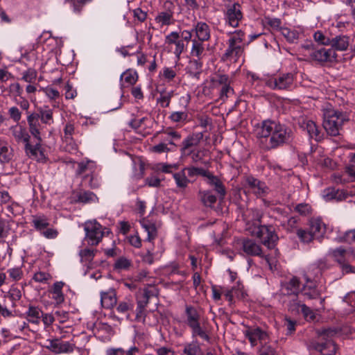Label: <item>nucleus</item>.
I'll return each mask as SVG.
<instances>
[{
	"mask_svg": "<svg viewBox=\"0 0 355 355\" xmlns=\"http://www.w3.org/2000/svg\"><path fill=\"white\" fill-rule=\"evenodd\" d=\"M257 137L262 149L271 150L291 144L294 139V132L284 123L267 119L257 127Z\"/></svg>",
	"mask_w": 355,
	"mask_h": 355,
	"instance_id": "nucleus-1",
	"label": "nucleus"
},
{
	"mask_svg": "<svg viewBox=\"0 0 355 355\" xmlns=\"http://www.w3.org/2000/svg\"><path fill=\"white\" fill-rule=\"evenodd\" d=\"M184 323L191 329L193 338L197 336L202 340L209 342L210 336L203 327L200 325L201 314L199 310L193 306L186 305L184 311Z\"/></svg>",
	"mask_w": 355,
	"mask_h": 355,
	"instance_id": "nucleus-2",
	"label": "nucleus"
},
{
	"mask_svg": "<svg viewBox=\"0 0 355 355\" xmlns=\"http://www.w3.org/2000/svg\"><path fill=\"white\" fill-rule=\"evenodd\" d=\"M335 331L331 329L318 331V338L310 342L309 348L320 352L322 355H335L336 346L331 339Z\"/></svg>",
	"mask_w": 355,
	"mask_h": 355,
	"instance_id": "nucleus-3",
	"label": "nucleus"
},
{
	"mask_svg": "<svg viewBox=\"0 0 355 355\" xmlns=\"http://www.w3.org/2000/svg\"><path fill=\"white\" fill-rule=\"evenodd\" d=\"M11 132L13 137L17 143L24 144V150L29 157L37 158L38 155H42V150L38 146H34L35 141L29 135L27 130L21 125H15L11 128Z\"/></svg>",
	"mask_w": 355,
	"mask_h": 355,
	"instance_id": "nucleus-4",
	"label": "nucleus"
},
{
	"mask_svg": "<svg viewBox=\"0 0 355 355\" xmlns=\"http://www.w3.org/2000/svg\"><path fill=\"white\" fill-rule=\"evenodd\" d=\"M348 119L340 111L327 109L324 112L323 128L330 136H337L340 134L342 125Z\"/></svg>",
	"mask_w": 355,
	"mask_h": 355,
	"instance_id": "nucleus-5",
	"label": "nucleus"
},
{
	"mask_svg": "<svg viewBox=\"0 0 355 355\" xmlns=\"http://www.w3.org/2000/svg\"><path fill=\"white\" fill-rule=\"evenodd\" d=\"M244 33L241 31L236 32L230 37L227 48L222 56L223 61L234 60L236 62L243 53L242 43L244 40Z\"/></svg>",
	"mask_w": 355,
	"mask_h": 355,
	"instance_id": "nucleus-6",
	"label": "nucleus"
},
{
	"mask_svg": "<svg viewBox=\"0 0 355 355\" xmlns=\"http://www.w3.org/2000/svg\"><path fill=\"white\" fill-rule=\"evenodd\" d=\"M252 234L259 239L268 249H273L279 240L275 227L270 224L259 225L252 231Z\"/></svg>",
	"mask_w": 355,
	"mask_h": 355,
	"instance_id": "nucleus-7",
	"label": "nucleus"
},
{
	"mask_svg": "<svg viewBox=\"0 0 355 355\" xmlns=\"http://www.w3.org/2000/svg\"><path fill=\"white\" fill-rule=\"evenodd\" d=\"M295 75L293 72H280L270 78L266 85L272 89L288 90L293 86Z\"/></svg>",
	"mask_w": 355,
	"mask_h": 355,
	"instance_id": "nucleus-8",
	"label": "nucleus"
},
{
	"mask_svg": "<svg viewBox=\"0 0 355 355\" xmlns=\"http://www.w3.org/2000/svg\"><path fill=\"white\" fill-rule=\"evenodd\" d=\"M85 240L90 245H97L102 240L104 232L96 220L86 222L84 226Z\"/></svg>",
	"mask_w": 355,
	"mask_h": 355,
	"instance_id": "nucleus-9",
	"label": "nucleus"
},
{
	"mask_svg": "<svg viewBox=\"0 0 355 355\" xmlns=\"http://www.w3.org/2000/svg\"><path fill=\"white\" fill-rule=\"evenodd\" d=\"M154 138L159 139V141L165 143L168 146L175 151L178 147V142L181 140L182 135L180 132L173 128L168 127L157 131L154 135Z\"/></svg>",
	"mask_w": 355,
	"mask_h": 355,
	"instance_id": "nucleus-10",
	"label": "nucleus"
},
{
	"mask_svg": "<svg viewBox=\"0 0 355 355\" xmlns=\"http://www.w3.org/2000/svg\"><path fill=\"white\" fill-rule=\"evenodd\" d=\"M27 122L28 125L29 132L35 141L34 146H38L40 150H42V137L41 132L44 128L43 123H42L39 116L36 112H33L28 115Z\"/></svg>",
	"mask_w": 355,
	"mask_h": 355,
	"instance_id": "nucleus-11",
	"label": "nucleus"
},
{
	"mask_svg": "<svg viewBox=\"0 0 355 355\" xmlns=\"http://www.w3.org/2000/svg\"><path fill=\"white\" fill-rule=\"evenodd\" d=\"M243 18V15L241 11V6L239 3L225 6L224 19L225 23L230 26L233 28L238 27Z\"/></svg>",
	"mask_w": 355,
	"mask_h": 355,
	"instance_id": "nucleus-12",
	"label": "nucleus"
},
{
	"mask_svg": "<svg viewBox=\"0 0 355 355\" xmlns=\"http://www.w3.org/2000/svg\"><path fill=\"white\" fill-rule=\"evenodd\" d=\"M45 347L51 352L59 354H69L74 350V344L64 341L61 338L48 339Z\"/></svg>",
	"mask_w": 355,
	"mask_h": 355,
	"instance_id": "nucleus-13",
	"label": "nucleus"
},
{
	"mask_svg": "<svg viewBox=\"0 0 355 355\" xmlns=\"http://www.w3.org/2000/svg\"><path fill=\"white\" fill-rule=\"evenodd\" d=\"M203 138V133L194 132L185 137L180 146V151L182 155H189L192 147L197 146Z\"/></svg>",
	"mask_w": 355,
	"mask_h": 355,
	"instance_id": "nucleus-14",
	"label": "nucleus"
},
{
	"mask_svg": "<svg viewBox=\"0 0 355 355\" xmlns=\"http://www.w3.org/2000/svg\"><path fill=\"white\" fill-rule=\"evenodd\" d=\"M305 284L301 288L304 296L309 300L318 299L321 297V293L318 288L316 282L311 280V275H305Z\"/></svg>",
	"mask_w": 355,
	"mask_h": 355,
	"instance_id": "nucleus-15",
	"label": "nucleus"
},
{
	"mask_svg": "<svg viewBox=\"0 0 355 355\" xmlns=\"http://www.w3.org/2000/svg\"><path fill=\"white\" fill-rule=\"evenodd\" d=\"M244 335L252 346L257 345L258 341L261 343H266L268 339V334L259 327L248 328L244 331Z\"/></svg>",
	"mask_w": 355,
	"mask_h": 355,
	"instance_id": "nucleus-16",
	"label": "nucleus"
},
{
	"mask_svg": "<svg viewBox=\"0 0 355 355\" xmlns=\"http://www.w3.org/2000/svg\"><path fill=\"white\" fill-rule=\"evenodd\" d=\"M182 105V109L178 111L172 112L168 119L174 123H184L188 119V105L189 103V98L182 96L180 98Z\"/></svg>",
	"mask_w": 355,
	"mask_h": 355,
	"instance_id": "nucleus-17",
	"label": "nucleus"
},
{
	"mask_svg": "<svg viewBox=\"0 0 355 355\" xmlns=\"http://www.w3.org/2000/svg\"><path fill=\"white\" fill-rule=\"evenodd\" d=\"M311 56L313 60L320 63L333 62L336 61L337 53L332 49L321 48L313 51Z\"/></svg>",
	"mask_w": 355,
	"mask_h": 355,
	"instance_id": "nucleus-18",
	"label": "nucleus"
},
{
	"mask_svg": "<svg viewBox=\"0 0 355 355\" xmlns=\"http://www.w3.org/2000/svg\"><path fill=\"white\" fill-rule=\"evenodd\" d=\"M241 250L248 256L263 257L261 247L254 240L244 239L241 242Z\"/></svg>",
	"mask_w": 355,
	"mask_h": 355,
	"instance_id": "nucleus-19",
	"label": "nucleus"
},
{
	"mask_svg": "<svg viewBox=\"0 0 355 355\" xmlns=\"http://www.w3.org/2000/svg\"><path fill=\"white\" fill-rule=\"evenodd\" d=\"M245 186L256 196H261L267 192L266 184L252 175L245 178Z\"/></svg>",
	"mask_w": 355,
	"mask_h": 355,
	"instance_id": "nucleus-20",
	"label": "nucleus"
},
{
	"mask_svg": "<svg viewBox=\"0 0 355 355\" xmlns=\"http://www.w3.org/2000/svg\"><path fill=\"white\" fill-rule=\"evenodd\" d=\"M300 292L301 282L297 277H293L282 286V293L285 295L297 296Z\"/></svg>",
	"mask_w": 355,
	"mask_h": 355,
	"instance_id": "nucleus-21",
	"label": "nucleus"
},
{
	"mask_svg": "<svg viewBox=\"0 0 355 355\" xmlns=\"http://www.w3.org/2000/svg\"><path fill=\"white\" fill-rule=\"evenodd\" d=\"M117 302L116 292L114 288L101 292V303L105 309L113 308Z\"/></svg>",
	"mask_w": 355,
	"mask_h": 355,
	"instance_id": "nucleus-22",
	"label": "nucleus"
},
{
	"mask_svg": "<svg viewBox=\"0 0 355 355\" xmlns=\"http://www.w3.org/2000/svg\"><path fill=\"white\" fill-rule=\"evenodd\" d=\"M192 31L195 33V38L197 40L206 42L210 39V28L205 22H197L193 26Z\"/></svg>",
	"mask_w": 355,
	"mask_h": 355,
	"instance_id": "nucleus-23",
	"label": "nucleus"
},
{
	"mask_svg": "<svg viewBox=\"0 0 355 355\" xmlns=\"http://www.w3.org/2000/svg\"><path fill=\"white\" fill-rule=\"evenodd\" d=\"M24 314L28 322L38 325L43 316V311L38 306L29 304Z\"/></svg>",
	"mask_w": 355,
	"mask_h": 355,
	"instance_id": "nucleus-24",
	"label": "nucleus"
},
{
	"mask_svg": "<svg viewBox=\"0 0 355 355\" xmlns=\"http://www.w3.org/2000/svg\"><path fill=\"white\" fill-rule=\"evenodd\" d=\"M309 225V230L315 238L321 237L326 232V225L320 218H311Z\"/></svg>",
	"mask_w": 355,
	"mask_h": 355,
	"instance_id": "nucleus-25",
	"label": "nucleus"
},
{
	"mask_svg": "<svg viewBox=\"0 0 355 355\" xmlns=\"http://www.w3.org/2000/svg\"><path fill=\"white\" fill-rule=\"evenodd\" d=\"M349 45V37L345 35H337L331 39L329 46L331 49L337 51H344L348 49Z\"/></svg>",
	"mask_w": 355,
	"mask_h": 355,
	"instance_id": "nucleus-26",
	"label": "nucleus"
},
{
	"mask_svg": "<svg viewBox=\"0 0 355 355\" xmlns=\"http://www.w3.org/2000/svg\"><path fill=\"white\" fill-rule=\"evenodd\" d=\"M323 196L327 201L331 200L341 201L347 198V194L343 190L336 189L334 187H329L324 190Z\"/></svg>",
	"mask_w": 355,
	"mask_h": 355,
	"instance_id": "nucleus-27",
	"label": "nucleus"
},
{
	"mask_svg": "<svg viewBox=\"0 0 355 355\" xmlns=\"http://www.w3.org/2000/svg\"><path fill=\"white\" fill-rule=\"evenodd\" d=\"M22 287L17 285H12L7 293L3 295L11 301V308L14 309L17 306V302L19 301L22 296Z\"/></svg>",
	"mask_w": 355,
	"mask_h": 355,
	"instance_id": "nucleus-28",
	"label": "nucleus"
},
{
	"mask_svg": "<svg viewBox=\"0 0 355 355\" xmlns=\"http://www.w3.org/2000/svg\"><path fill=\"white\" fill-rule=\"evenodd\" d=\"M83 182H85L89 188L96 189L101 185V177L95 169L92 173L83 175Z\"/></svg>",
	"mask_w": 355,
	"mask_h": 355,
	"instance_id": "nucleus-29",
	"label": "nucleus"
},
{
	"mask_svg": "<svg viewBox=\"0 0 355 355\" xmlns=\"http://www.w3.org/2000/svg\"><path fill=\"white\" fill-rule=\"evenodd\" d=\"M157 91L159 96L157 98V103L163 108L168 107L174 96V91L166 88L158 89Z\"/></svg>",
	"mask_w": 355,
	"mask_h": 355,
	"instance_id": "nucleus-30",
	"label": "nucleus"
},
{
	"mask_svg": "<svg viewBox=\"0 0 355 355\" xmlns=\"http://www.w3.org/2000/svg\"><path fill=\"white\" fill-rule=\"evenodd\" d=\"M302 128L306 130L310 138L314 139L316 141L322 138L320 130L314 121L311 120L303 121Z\"/></svg>",
	"mask_w": 355,
	"mask_h": 355,
	"instance_id": "nucleus-31",
	"label": "nucleus"
},
{
	"mask_svg": "<svg viewBox=\"0 0 355 355\" xmlns=\"http://www.w3.org/2000/svg\"><path fill=\"white\" fill-rule=\"evenodd\" d=\"M98 201L97 196L90 191H82L76 193V202L83 204L95 203Z\"/></svg>",
	"mask_w": 355,
	"mask_h": 355,
	"instance_id": "nucleus-32",
	"label": "nucleus"
},
{
	"mask_svg": "<svg viewBox=\"0 0 355 355\" xmlns=\"http://www.w3.org/2000/svg\"><path fill=\"white\" fill-rule=\"evenodd\" d=\"M53 110L49 108L48 106L45 107H39L36 114L39 116L42 123L46 125H51L53 123Z\"/></svg>",
	"mask_w": 355,
	"mask_h": 355,
	"instance_id": "nucleus-33",
	"label": "nucleus"
},
{
	"mask_svg": "<svg viewBox=\"0 0 355 355\" xmlns=\"http://www.w3.org/2000/svg\"><path fill=\"white\" fill-rule=\"evenodd\" d=\"M294 307V309H300L303 314L304 318L306 320H314L315 318V314L313 311L309 306H307L304 304H302L300 301L294 300L291 304V307Z\"/></svg>",
	"mask_w": 355,
	"mask_h": 355,
	"instance_id": "nucleus-34",
	"label": "nucleus"
},
{
	"mask_svg": "<svg viewBox=\"0 0 355 355\" xmlns=\"http://www.w3.org/2000/svg\"><path fill=\"white\" fill-rule=\"evenodd\" d=\"M12 149L8 144L0 140V162L2 164L8 163L12 158Z\"/></svg>",
	"mask_w": 355,
	"mask_h": 355,
	"instance_id": "nucleus-35",
	"label": "nucleus"
},
{
	"mask_svg": "<svg viewBox=\"0 0 355 355\" xmlns=\"http://www.w3.org/2000/svg\"><path fill=\"white\" fill-rule=\"evenodd\" d=\"M96 169L95 164L89 160L78 162L76 170V175H85L87 173H92Z\"/></svg>",
	"mask_w": 355,
	"mask_h": 355,
	"instance_id": "nucleus-36",
	"label": "nucleus"
},
{
	"mask_svg": "<svg viewBox=\"0 0 355 355\" xmlns=\"http://www.w3.org/2000/svg\"><path fill=\"white\" fill-rule=\"evenodd\" d=\"M198 196L202 203L206 207H213L217 200L216 196L209 190L200 191Z\"/></svg>",
	"mask_w": 355,
	"mask_h": 355,
	"instance_id": "nucleus-37",
	"label": "nucleus"
},
{
	"mask_svg": "<svg viewBox=\"0 0 355 355\" xmlns=\"http://www.w3.org/2000/svg\"><path fill=\"white\" fill-rule=\"evenodd\" d=\"M201 352L200 345L197 340L184 345L183 354L185 355H200Z\"/></svg>",
	"mask_w": 355,
	"mask_h": 355,
	"instance_id": "nucleus-38",
	"label": "nucleus"
},
{
	"mask_svg": "<svg viewBox=\"0 0 355 355\" xmlns=\"http://www.w3.org/2000/svg\"><path fill=\"white\" fill-rule=\"evenodd\" d=\"M203 41L197 40L196 38L192 40V47L191 49V55L198 58H202L205 55V47Z\"/></svg>",
	"mask_w": 355,
	"mask_h": 355,
	"instance_id": "nucleus-39",
	"label": "nucleus"
},
{
	"mask_svg": "<svg viewBox=\"0 0 355 355\" xmlns=\"http://www.w3.org/2000/svg\"><path fill=\"white\" fill-rule=\"evenodd\" d=\"M32 223L35 229L40 232L49 226V219L44 215L33 216Z\"/></svg>",
	"mask_w": 355,
	"mask_h": 355,
	"instance_id": "nucleus-40",
	"label": "nucleus"
},
{
	"mask_svg": "<svg viewBox=\"0 0 355 355\" xmlns=\"http://www.w3.org/2000/svg\"><path fill=\"white\" fill-rule=\"evenodd\" d=\"M347 250L343 247H339L336 249L331 250L330 251L331 256L334 258V261L338 263L339 266L347 261Z\"/></svg>",
	"mask_w": 355,
	"mask_h": 355,
	"instance_id": "nucleus-41",
	"label": "nucleus"
},
{
	"mask_svg": "<svg viewBox=\"0 0 355 355\" xmlns=\"http://www.w3.org/2000/svg\"><path fill=\"white\" fill-rule=\"evenodd\" d=\"M328 268V264L325 259H320L309 268V272H312L315 277L321 275L322 270Z\"/></svg>",
	"mask_w": 355,
	"mask_h": 355,
	"instance_id": "nucleus-42",
	"label": "nucleus"
},
{
	"mask_svg": "<svg viewBox=\"0 0 355 355\" xmlns=\"http://www.w3.org/2000/svg\"><path fill=\"white\" fill-rule=\"evenodd\" d=\"M173 176L177 187L180 189H185L190 182L186 176L184 168L180 172L175 173Z\"/></svg>",
	"mask_w": 355,
	"mask_h": 355,
	"instance_id": "nucleus-43",
	"label": "nucleus"
},
{
	"mask_svg": "<svg viewBox=\"0 0 355 355\" xmlns=\"http://www.w3.org/2000/svg\"><path fill=\"white\" fill-rule=\"evenodd\" d=\"M141 225L143 228L147 232L146 241L151 242L157 237V231L155 225L149 221H143Z\"/></svg>",
	"mask_w": 355,
	"mask_h": 355,
	"instance_id": "nucleus-44",
	"label": "nucleus"
},
{
	"mask_svg": "<svg viewBox=\"0 0 355 355\" xmlns=\"http://www.w3.org/2000/svg\"><path fill=\"white\" fill-rule=\"evenodd\" d=\"M202 58L193 59L189 62V72L196 78H198L201 73L202 62Z\"/></svg>",
	"mask_w": 355,
	"mask_h": 355,
	"instance_id": "nucleus-45",
	"label": "nucleus"
},
{
	"mask_svg": "<svg viewBox=\"0 0 355 355\" xmlns=\"http://www.w3.org/2000/svg\"><path fill=\"white\" fill-rule=\"evenodd\" d=\"M120 80H124L125 83L133 85L138 80V74L134 70L128 69L121 75Z\"/></svg>",
	"mask_w": 355,
	"mask_h": 355,
	"instance_id": "nucleus-46",
	"label": "nucleus"
},
{
	"mask_svg": "<svg viewBox=\"0 0 355 355\" xmlns=\"http://www.w3.org/2000/svg\"><path fill=\"white\" fill-rule=\"evenodd\" d=\"M173 12L171 11L161 12L155 17V21L161 26H168L172 24Z\"/></svg>",
	"mask_w": 355,
	"mask_h": 355,
	"instance_id": "nucleus-47",
	"label": "nucleus"
},
{
	"mask_svg": "<svg viewBox=\"0 0 355 355\" xmlns=\"http://www.w3.org/2000/svg\"><path fill=\"white\" fill-rule=\"evenodd\" d=\"M251 217L252 220V225L254 230L256 227H259V225L265 224L263 221V213L261 210L258 209H252L250 210Z\"/></svg>",
	"mask_w": 355,
	"mask_h": 355,
	"instance_id": "nucleus-48",
	"label": "nucleus"
},
{
	"mask_svg": "<svg viewBox=\"0 0 355 355\" xmlns=\"http://www.w3.org/2000/svg\"><path fill=\"white\" fill-rule=\"evenodd\" d=\"M6 300H7L4 295L0 299V315L4 318L14 316L12 310L7 304Z\"/></svg>",
	"mask_w": 355,
	"mask_h": 355,
	"instance_id": "nucleus-49",
	"label": "nucleus"
},
{
	"mask_svg": "<svg viewBox=\"0 0 355 355\" xmlns=\"http://www.w3.org/2000/svg\"><path fill=\"white\" fill-rule=\"evenodd\" d=\"M282 35L290 43H294L299 38V33L295 30H291L288 28H281Z\"/></svg>",
	"mask_w": 355,
	"mask_h": 355,
	"instance_id": "nucleus-50",
	"label": "nucleus"
},
{
	"mask_svg": "<svg viewBox=\"0 0 355 355\" xmlns=\"http://www.w3.org/2000/svg\"><path fill=\"white\" fill-rule=\"evenodd\" d=\"M205 153H206V150L205 149L199 148V149L192 150L189 151V155L191 156V159L193 162L203 163V159L205 156Z\"/></svg>",
	"mask_w": 355,
	"mask_h": 355,
	"instance_id": "nucleus-51",
	"label": "nucleus"
},
{
	"mask_svg": "<svg viewBox=\"0 0 355 355\" xmlns=\"http://www.w3.org/2000/svg\"><path fill=\"white\" fill-rule=\"evenodd\" d=\"M296 234L301 242L306 243L311 242L315 239V237L312 235L309 230H307L300 228L297 230Z\"/></svg>",
	"mask_w": 355,
	"mask_h": 355,
	"instance_id": "nucleus-52",
	"label": "nucleus"
},
{
	"mask_svg": "<svg viewBox=\"0 0 355 355\" xmlns=\"http://www.w3.org/2000/svg\"><path fill=\"white\" fill-rule=\"evenodd\" d=\"M150 150L152 153L158 154L175 152V150H173L172 148L168 146L167 144H166L165 143H163L162 141H159V142L157 144L150 147Z\"/></svg>",
	"mask_w": 355,
	"mask_h": 355,
	"instance_id": "nucleus-53",
	"label": "nucleus"
},
{
	"mask_svg": "<svg viewBox=\"0 0 355 355\" xmlns=\"http://www.w3.org/2000/svg\"><path fill=\"white\" fill-rule=\"evenodd\" d=\"M134 307L133 302L128 300L126 301L120 302L116 308L118 313L121 314H126L129 310H132Z\"/></svg>",
	"mask_w": 355,
	"mask_h": 355,
	"instance_id": "nucleus-54",
	"label": "nucleus"
},
{
	"mask_svg": "<svg viewBox=\"0 0 355 355\" xmlns=\"http://www.w3.org/2000/svg\"><path fill=\"white\" fill-rule=\"evenodd\" d=\"M92 0H64L65 3H69L76 12H80L83 8Z\"/></svg>",
	"mask_w": 355,
	"mask_h": 355,
	"instance_id": "nucleus-55",
	"label": "nucleus"
},
{
	"mask_svg": "<svg viewBox=\"0 0 355 355\" xmlns=\"http://www.w3.org/2000/svg\"><path fill=\"white\" fill-rule=\"evenodd\" d=\"M131 266V261L125 257L119 258L114 263V268L116 270H127Z\"/></svg>",
	"mask_w": 355,
	"mask_h": 355,
	"instance_id": "nucleus-56",
	"label": "nucleus"
},
{
	"mask_svg": "<svg viewBox=\"0 0 355 355\" xmlns=\"http://www.w3.org/2000/svg\"><path fill=\"white\" fill-rule=\"evenodd\" d=\"M148 121L146 117L141 119H134L130 122V125L135 129L137 132H140L145 125V123Z\"/></svg>",
	"mask_w": 355,
	"mask_h": 355,
	"instance_id": "nucleus-57",
	"label": "nucleus"
},
{
	"mask_svg": "<svg viewBox=\"0 0 355 355\" xmlns=\"http://www.w3.org/2000/svg\"><path fill=\"white\" fill-rule=\"evenodd\" d=\"M37 73L35 69L28 68L22 73L21 79L27 83H33L37 78Z\"/></svg>",
	"mask_w": 355,
	"mask_h": 355,
	"instance_id": "nucleus-58",
	"label": "nucleus"
},
{
	"mask_svg": "<svg viewBox=\"0 0 355 355\" xmlns=\"http://www.w3.org/2000/svg\"><path fill=\"white\" fill-rule=\"evenodd\" d=\"M295 211L302 216H308L311 214V207L307 203H300L295 207Z\"/></svg>",
	"mask_w": 355,
	"mask_h": 355,
	"instance_id": "nucleus-59",
	"label": "nucleus"
},
{
	"mask_svg": "<svg viewBox=\"0 0 355 355\" xmlns=\"http://www.w3.org/2000/svg\"><path fill=\"white\" fill-rule=\"evenodd\" d=\"M234 94V89L230 85L221 87L219 94L220 99L225 102L229 97Z\"/></svg>",
	"mask_w": 355,
	"mask_h": 355,
	"instance_id": "nucleus-60",
	"label": "nucleus"
},
{
	"mask_svg": "<svg viewBox=\"0 0 355 355\" xmlns=\"http://www.w3.org/2000/svg\"><path fill=\"white\" fill-rule=\"evenodd\" d=\"M75 133V128L74 125L71 123L68 122L65 124L64 128V138L66 141H69L72 140L73 139V135Z\"/></svg>",
	"mask_w": 355,
	"mask_h": 355,
	"instance_id": "nucleus-61",
	"label": "nucleus"
},
{
	"mask_svg": "<svg viewBox=\"0 0 355 355\" xmlns=\"http://www.w3.org/2000/svg\"><path fill=\"white\" fill-rule=\"evenodd\" d=\"M8 114L10 118L15 123H18L21 119L22 113L16 106L10 107L8 110Z\"/></svg>",
	"mask_w": 355,
	"mask_h": 355,
	"instance_id": "nucleus-62",
	"label": "nucleus"
},
{
	"mask_svg": "<svg viewBox=\"0 0 355 355\" xmlns=\"http://www.w3.org/2000/svg\"><path fill=\"white\" fill-rule=\"evenodd\" d=\"M315 42L322 45L329 46L331 43V39L326 37L322 32L318 31L313 35Z\"/></svg>",
	"mask_w": 355,
	"mask_h": 355,
	"instance_id": "nucleus-63",
	"label": "nucleus"
},
{
	"mask_svg": "<svg viewBox=\"0 0 355 355\" xmlns=\"http://www.w3.org/2000/svg\"><path fill=\"white\" fill-rule=\"evenodd\" d=\"M342 274V277L346 275L355 274V266H352L349 262L345 261L343 263L339 266Z\"/></svg>",
	"mask_w": 355,
	"mask_h": 355,
	"instance_id": "nucleus-64",
	"label": "nucleus"
}]
</instances>
